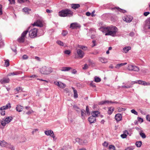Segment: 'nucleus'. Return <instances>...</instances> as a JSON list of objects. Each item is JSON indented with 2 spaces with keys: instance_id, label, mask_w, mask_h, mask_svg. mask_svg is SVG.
I'll use <instances>...</instances> for the list:
<instances>
[{
  "instance_id": "obj_1",
  "label": "nucleus",
  "mask_w": 150,
  "mask_h": 150,
  "mask_svg": "<svg viewBox=\"0 0 150 150\" xmlns=\"http://www.w3.org/2000/svg\"><path fill=\"white\" fill-rule=\"evenodd\" d=\"M59 15L61 17H71L73 16V12L69 9H63L59 11Z\"/></svg>"
},
{
  "instance_id": "obj_2",
  "label": "nucleus",
  "mask_w": 150,
  "mask_h": 150,
  "mask_svg": "<svg viewBox=\"0 0 150 150\" xmlns=\"http://www.w3.org/2000/svg\"><path fill=\"white\" fill-rule=\"evenodd\" d=\"M53 71L52 68L50 67L44 66L40 69L41 73L44 75H48L52 73Z\"/></svg>"
},
{
  "instance_id": "obj_3",
  "label": "nucleus",
  "mask_w": 150,
  "mask_h": 150,
  "mask_svg": "<svg viewBox=\"0 0 150 150\" xmlns=\"http://www.w3.org/2000/svg\"><path fill=\"white\" fill-rule=\"evenodd\" d=\"M117 31V28L115 26L110 27L108 32L105 33V35L115 36Z\"/></svg>"
},
{
  "instance_id": "obj_4",
  "label": "nucleus",
  "mask_w": 150,
  "mask_h": 150,
  "mask_svg": "<svg viewBox=\"0 0 150 150\" xmlns=\"http://www.w3.org/2000/svg\"><path fill=\"white\" fill-rule=\"evenodd\" d=\"M28 31V29L23 32L21 35V36L18 39L17 41L19 43H23L25 41V38Z\"/></svg>"
},
{
  "instance_id": "obj_5",
  "label": "nucleus",
  "mask_w": 150,
  "mask_h": 150,
  "mask_svg": "<svg viewBox=\"0 0 150 150\" xmlns=\"http://www.w3.org/2000/svg\"><path fill=\"white\" fill-rule=\"evenodd\" d=\"M38 30L36 28L31 29L29 32V35L31 38H34L37 36Z\"/></svg>"
},
{
  "instance_id": "obj_6",
  "label": "nucleus",
  "mask_w": 150,
  "mask_h": 150,
  "mask_svg": "<svg viewBox=\"0 0 150 150\" xmlns=\"http://www.w3.org/2000/svg\"><path fill=\"white\" fill-rule=\"evenodd\" d=\"M11 108V105L10 103L7 104L6 105L3 106L0 108V113L2 115L5 114V110L10 108Z\"/></svg>"
},
{
  "instance_id": "obj_7",
  "label": "nucleus",
  "mask_w": 150,
  "mask_h": 150,
  "mask_svg": "<svg viewBox=\"0 0 150 150\" xmlns=\"http://www.w3.org/2000/svg\"><path fill=\"white\" fill-rule=\"evenodd\" d=\"M13 119L12 117H8L5 118L4 120L3 119L1 121V125L3 126H5L6 124L9 123Z\"/></svg>"
},
{
  "instance_id": "obj_8",
  "label": "nucleus",
  "mask_w": 150,
  "mask_h": 150,
  "mask_svg": "<svg viewBox=\"0 0 150 150\" xmlns=\"http://www.w3.org/2000/svg\"><path fill=\"white\" fill-rule=\"evenodd\" d=\"M127 69L129 71H133L137 72H138L139 70V68L138 67L132 65H129Z\"/></svg>"
},
{
  "instance_id": "obj_9",
  "label": "nucleus",
  "mask_w": 150,
  "mask_h": 150,
  "mask_svg": "<svg viewBox=\"0 0 150 150\" xmlns=\"http://www.w3.org/2000/svg\"><path fill=\"white\" fill-rule=\"evenodd\" d=\"M45 134L47 135H50L53 138V139H56V138H55V135H54L53 132L52 131L49 130L48 131H45Z\"/></svg>"
},
{
  "instance_id": "obj_10",
  "label": "nucleus",
  "mask_w": 150,
  "mask_h": 150,
  "mask_svg": "<svg viewBox=\"0 0 150 150\" xmlns=\"http://www.w3.org/2000/svg\"><path fill=\"white\" fill-rule=\"evenodd\" d=\"M76 52L79 57L82 59L83 57L84 53L81 50L79 49L77 50Z\"/></svg>"
},
{
  "instance_id": "obj_11",
  "label": "nucleus",
  "mask_w": 150,
  "mask_h": 150,
  "mask_svg": "<svg viewBox=\"0 0 150 150\" xmlns=\"http://www.w3.org/2000/svg\"><path fill=\"white\" fill-rule=\"evenodd\" d=\"M32 25L34 26H37L39 27H42L43 26V24L42 21L39 20H37L36 22H35Z\"/></svg>"
},
{
  "instance_id": "obj_12",
  "label": "nucleus",
  "mask_w": 150,
  "mask_h": 150,
  "mask_svg": "<svg viewBox=\"0 0 150 150\" xmlns=\"http://www.w3.org/2000/svg\"><path fill=\"white\" fill-rule=\"evenodd\" d=\"M10 79L8 78H4L1 79L0 82L1 84H3L5 83H8Z\"/></svg>"
},
{
  "instance_id": "obj_13",
  "label": "nucleus",
  "mask_w": 150,
  "mask_h": 150,
  "mask_svg": "<svg viewBox=\"0 0 150 150\" xmlns=\"http://www.w3.org/2000/svg\"><path fill=\"white\" fill-rule=\"evenodd\" d=\"M132 17L131 16H126L123 20L126 22L129 23L132 21Z\"/></svg>"
},
{
  "instance_id": "obj_14",
  "label": "nucleus",
  "mask_w": 150,
  "mask_h": 150,
  "mask_svg": "<svg viewBox=\"0 0 150 150\" xmlns=\"http://www.w3.org/2000/svg\"><path fill=\"white\" fill-rule=\"evenodd\" d=\"M96 120V118L93 116H91L89 117L88 118V121L90 124L95 122Z\"/></svg>"
},
{
  "instance_id": "obj_15",
  "label": "nucleus",
  "mask_w": 150,
  "mask_h": 150,
  "mask_svg": "<svg viewBox=\"0 0 150 150\" xmlns=\"http://www.w3.org/2000/svg\"><path fill=\"white\" fill-rule=\"evenodd\" d=\"M109 27H102L100 28V30L103 33H106L108 32Z\"/></svg>"
},
{
  "instance_id": "obj_16",
  "label": "nucleus",
  "mask_w": 150,
  "mask_h": 150,
  "mask_svg": "<svg viewBox=\"0 0 150 150\" xmlns=\"http://www.w3.org/2000/svg\"><path fill=\"white\" fill-rule=\"evenodd\" d=\"M115 118L117 121H119L122 119V115L120 114H117L115 115Z\"/></svg>"
},
{
  "instance_id": "obj_17",
  "label": "nucleus",
  "mask_w": 150,
  "mask_h": 150,
  "mask_svg": "<svg viewBox=\"0 0 150 150\" xmlns=\"http://www.w3.org/2000/svg\"><path fill=\"white\" fill-rule=\"evenodd\" d=\"M79 27L78 24L77 23H73L71 24L70 28L72 29L77 28Z\"/></svg>"
},
{
  "instance_id": "obj_18",
  "label": "nucleus",
  "mask_w": 150,
  "mask_h": 150,
  "mask_svg": "<svg viewBox=\"0 0 150 150\" xmlns=\"http://www.w3.org/2000/svg\"><path fill=\"white\" fill-rule=\"evenodd\" d=\"M91 114L92 115L91 116H93V117H95L96 118V117L98 116V115H99L100 114V113L98 111H94L91 112Z\"/></svg>"
},
{
  "instance_id": "obj_19",
  "label": "nucleus",
  "mask_w": 150,
  "mask_h": 150,
  "mask_svg": "<svg viewBox=\"0 0 150 150\" xmlns=\"http://www.w3.org/2000/svg\"><path fill=\"white\" fill-rule=\"evenodd\" d=\"M80 7V5L79 4H71V8L75 10L79 8Z\"/></svg>"
},
{
  "instance_id": "obj_20",
  "label": "nucleus",
  "mask_w": 150,
  "mask_h": 150,
  "mask_svg": "<svg viewBox=\"0 0 150 150\" xmlns=\"http://www.w3.org/2000/svg\"><path fill=\"white\" fill-rule=\"evenodd\" d=\"M72 68L70 67H62L61 69V70L62 71H69Z\"/></svg>"
},
{
  "instance_id": "obj_21",
  "label": "nucleus",
  "mask_w": 150,
  "mask_h": 150,
  "mask_svg": "<svg viewBox=\"0 0 150 150\" xmlns=\"http://www.w3.org/2000/svg\"><path fill=\"white\" fill-rule=\"evenodd\" d=\"M8 143L4 140L3 141L0 140V146H1L6 147Z\"/></svg>"
},
{
  "instance_id": "obj_22",
  "label": "nucleus",
  "mask_w": 150,
  "mask_h": 150,
  "mask_svg": "<svg viewBox=\"0 0 150 150\" xmlns=\"http://www.w3.org/2000/svg\"><path fill=\"white\" fill-rule=\"evenodd\" d=\"M23 109V107L21 105H17L16 107L17 111L18 112H21L22 111Z\"/></svg>"
},
{
  "instance_id": "obj_23",
  "label": "nucleus",
  "mask_w": 150,
  "mask_h": 150,
  "mask_svg": "<svg viewBox=\"0 0 150 150\" xmlns=\"http://www.w3.org/2000/svg\"><path fill=\"white\" fill-rule=\"evenodd\" d=\"M113 9H116L117 11H120L121 12L125 13L126 12V11L125 10H123L119 8V7H115L112 8Z\"/></svg>"
},
{
  "instance_id": "obj_24",
  "label": "nucleus",
  "mask_w": 150,
  "mask_h": 150,
  "mask_svg": "<svg viewBox=\"0 0 150 150\" xmlns=\"http://www.w3.org/2000/svg\"><path fill=\"white\" fill-rule=\"evenodd\" d=\"M131 49V47L130 46H129L128 47H125L123 49V51L125 53H127L128 51L130 50Z\"/></svg>"
},
{
  "instance_id": "obj_25",
  "label": "nucleus",
  "mask_w": 150,
  "mask_h": 150,
  "mask_svg": "<svg viewBox=\"0 0 150 150\" xmlns=\"http://www.w3.org/2000/svg\"><path fill=\"white\" fill-rule=\"evenodd\" d=\"M146 27L148 29H150V18L146 21Z\"/></svg>"
},
{
  "instance_id": "obj_26",
  "label": "nucleus",
  "mask_w": 150,
  "mask_h": 150,
  "mask_svg": "<svg viewBox=\"0 0 150 150\" xmlns=\"http://www.w3.org/2000/svg\"><path fill=\"white\" fill-rule=\"evenodd\" d=\"M114 108L113 107H110L108 108V112L109 114L110 115L112 114L114 110Z\"/></svg>"
},
{
  "instance_id": "obj_27",
  "label": "nucleus",
  "mask_w": 150,
  "mask_h": 150,
  "mask_svg": "<svg viewBox=\"0 0 150 150\" xmlns=\"http://www.w3.org/2000/svg\"><path fill=\"white\" fill-rule=\"evenodd\" d=\"M72 89L73 90L74 92V97L75 98H76L78 97V95L77 93V91L76 90L74 89V88L72 87Z\"/></svg>"
},
{
  "instance_id": "obj_28",
  "label": "nucleus",
  "mask_w": 150,
  "mask_h": 150,
  "mask_svg": "<svg viewBox=\"0 0 150 150\" xmlns=\"http://www.w3.org/2000/svg\"><path fill=\"white\" fill-rule=\"evenodd\" d=\"M6 147L11 149V150H14L15 148L12 145H11L10 144L8 143Z\"/></svg>"
},
{
  "instance_id": "obj_29",
  "label": "nucleus",
  "mask_w": 150,
  "mask_h": 150,
  "mask_svg": "<svg viewBox=\"0 0 150 150\" xmlns=\"http://www.w3.org/2000/svg\"><path fill=\"white\" fill-rule=\"evenodd\" d=\"M99 59L100 61L103 63H105L107 62V60L106 59L102 57L99 58Z\"/></svg>"
},
{
  "instance_id": "obj_30",
  "label": "nucleus",
  "mask_w": 150,
  "mask_h": 150,
  "mask_svg": "<svg viewBox=\"0 0 150 150\" xmlns=\"http://www.w3.org/2000/svg\"><path fill=\"white\" fill-rule=\"evenodd\" d=\"M111 101H102L100 103H99V104L100 105H103L106 103L109 104V103H111Z\"/></svg>"
},
{
  "instance_id": "obj_31",
  "label": "nucleus",
  "mask_w": 150,
  "mask_h": 150,
  "mask_svg": "<svg viewBox=\"0 0 150 150\" xmlns=\"http://www.w3.org/2000/svg\"><path fill=\"white\" fill-rule=\"evenodd\" d=\"M76 142H79L80 144H83V140H82L81 139L79 138H77L76 139Z\"/></svg>"
},
{
  "instance_id": "obj_32",
  "label": "nucleus",
  "mask_w": 150,
  "mask_h": 150,
  "mask_svg": "<svg viewBox=\"0 0 150 150\" xmlns=\"http://www.w3.org/2000/svg\"><path fill=\"white\" fill-rule=\"evenodd\" d=\"M66 85L62 82L59 81V87L60 88H63L66 87Z\"/></svg>"
},
{
  "instance_id": "obj_33",
  "label": "nucleus",
  "mask_w": 150,
  "mask_h": 150,
  "mask_svg": "<svg viewBox=\"0 0 150 150\" xmlns=\"http://www.w3.org/2000/svg\"><path fill=\"white\" fill-rule=\"evenodd\" d=\"M142 144V142L141 141H138L136 142V145L137 147H140Z\"/></svg>"
},
{
  "instance_id": "obj_34",
  "label": "nucleus",
  "mask_w": 150,
  "mask_h": 150,
  "mask_svg": "<svg viewBox=\"0 0 150 150\" xmlns=\"http://www.w3.org/2000/svg\"><path fill=\"white\" fill-rule=\"evenodd\" d=\"M101 80V79L99 77H95L94 78V81L96 82H100Z\"/></svg>"
},
{
  "instance_id": "obj_35",
  "label": "nucleus",
  "mask_w": 150,
  "mask_h": 150,
  "mask_svg": "<svg viewBox=\"0 0 150 150\" xmlns=\"http://www.w3.org/2000/svg\"><path fill=\"white\" fill-rule=\"evenodd\" d=\"M78 47L79 48L85 50H86L87 49L86 47L84 46L78 45Z\"/></svg>"
},
{
  "instance_id": "obj_36",
  "label": "nucleus",
  "mask_w": 150,
  "mask_h": 150,
  "mask_svg": "<svg viewBox=\"0 0 150 150\" xmlns=\"http://www.w3.org/2000/svg\"><path fill=\"white\" fill-rule=\"evenodd\" d=\"M19 74V73L18 72H13V73H10L8 74V76H11V75H17Z\"/></svg>"
},
{
  "instance_id": "obj_37",
  "label": "nucleus",
  "mask_w": 150,
  "mask_h": 150,
  "mask_svg": "<svg viewBox=\"0 0 150 150\" xmlns=\"http://www.w3.org/2000/svg\"><path fill=\"white\" fill-rule=\"evenodd\" d=\"M139 134L140 136L143 139L145 138L146 137V135L143 132H141Z\"/></svg>"
},
{
  "instance_id": "obj_38",
  "label": "nucleus",
  "mask_w": 150,
  "mask_h": 150,
  "mask_svg": "<svg viewBox=\"0 0 150 150\" xmlns=\"http://www.w3.org/2000/svg\"><path fill=\"white\" fill-rule=\"evenodd\" d=\"M108 149L110 150H115V146L112 145H110L109 146Z\"/></svg>"
},
{
  "instance_id": "obj_39",
  "label": "nucleus",
  "mask_w": 150,
  "mask_h": 150,
  "mask_svg": "<svg viewBox=\"0 0 150 150\" xmlns=\"http://www.w3.org/2000/svg\"><path fill=\"white\" fill-rule=\"evenodd\" d=\"M57 43L60 46H63L64 45V43L60 40L57 41Z\"/></svg>"
},
{
  "instance_id": "obj_40",
  "label": "nucleus",
  "mask_w": 150,
  "mask_h": 150,
  "mask_svg": "<svg viewBox=\"0 0 150 150\" xmlns=\"http://www.w3.org/2000/svg\"><path fill=\"white\" fill-rule=\"evenodd\" d=\"M5 64L6 66V67H8L9 65V61L8 59L5 60Z\"/></svg>"
},
{
  "instance_id": "obj_41",
  "label": "nucleus",
  "mask_w": 150,
  "mask_h": 150,
  "mask_svg": "<svg viewBox=\"0 0 150 150\" xmlns=\"http://www.w3.org/2000/svg\"><path fill=\"white\" fill-rule=\"evenodd\" d=\"M134 149V147L132 146H131L127 147L125 150H133Z\"/></svg>"
},
{
  "instance_id": "obj_42",
  "label": "nucleus",
  "mask_w": 150,
  "mask_h": 150,
  "mask_svg": "<svg viewBox=\"0 0 150 150\" xmlns=\"http://www.w3.org/2000/svg\"><path fill=\"white\" fill-rule=\"evenodd\" d=\"M33 112V110L31 109H30L29 110V111L28 112H26V114L29 115L30 114H32Z\"/></svg>"
},
{
  "instance_id": "obj_43",
  "label": "nucleus",
  "mask_w": 150,
  "mask_h": 150,
  "mask_svg": "<svg viewBox=\"0 0 150 150\" xmlns=\"http://www.w3.org/2000/svg\"><path fill=\"white\" fill-rule=\"evenodd\" d=\"M142 85L144 86H149L150 85V83L143 81Z\"/></svg>"
},
{
  "instance_id": "obj_44",
  "label": "nucleus",
  "mask_w": 150,
  "mask_h": 150,
  "mask_svg": "<svg viewBox=\"0 0 150 150\" xmlns=\"http://www.w3.org/2000/svg\"><path fill=\"white\" fill-rule=\"evenodd\" d=\"M131 112L132 113L134 114H135V115H137V114H138L137 112L135 110H134V109L132 110H131Z\"/></svg>"
},
{
  "instance_id": "obj_45",
  "label": "nucleus",
  "mask_w": 150,
  "mask_h": 150,
  "mask_svg": "<svg viewBox=\"0 0 150 150\" xmlns=\"http://www.w3.org/2000/svg\"><path fill=\"white\" fill-rule=\"evenodd\" d=\"M67 32L66 31L63 30L62 33V35L63 36H65L67 34Z\"/></svg>"
},
{
  "instance_id": "obj_46",
  "label": "nucleus",
  "mask_w": 150,
  "mask_h": 150,
  "mask_svg": "<svg viewBox=\"0 0 150 150\" xmlns=\"http://www.w3.org/2000/svg\"><path fill=\"white\" fill-rule=\"evenodd\" d=\"M2 6L0 4V15H2Z\"/></svg>"
},
{
  "instance_id": "obj_47",
  "label": "nucleus",
  "mask_w": 150,
  "mask_h": 150,
  "mask_svg": "<svg viewBox=\"0 0 150 150\" xmlns=\"http://www.w3.org/2000/svg\"><path fill=\"white\" fill-rule=\"evenodd\" d=\"M71 53V51L69 50H66L64 51V53L67 54H69Z\"/></svg>"
},
{
  "instance_id": "obj_48",
  "label": "nucleus",
  "mask_w": 150,
  "mask_h": 150,
  "mask_svg": "<svg viewBox=\"0 0 150 150\" xmlns=\"http://www.w3.org/2000/svg\"><path fill=\"white\" fill-rule=\"evenodd\" d=\"M143 81L141 80H139L137 81V83H138L139 84L142 85L143 83Z\"/></svg>"
},
{
  "instance_id": "obj_49",
  "label": "nucleus",
  "mask_w": 150,
  "mask_h": 150,
  "mask_svg": "<svg viewBox=\"0 0 150 150\" xmlns=\"http://www.w3.org/2000/svg\"><path fill=\"white\" fill-rule=\"evenodd\" d=\"M127 135L126 134H124L121 135V137L123 138H125L127 137Z\"/></svg>"
},
{
  "instance_id": "obj_50",
  "label": "nucleus",
  "mask_w": 150,
  "mask_h": 150,
  "mask_svg": "<svg viewBox=\"0 0 150 150\" xmlns=\"http://www.w3.org/2000/svg\"><path fill=\"white\" fill-rule=\"evenodd\" d=\"M27 77L31 78H34L38 77V76L35 75H33L30 76H27Z\"/></svg>"
},
{
  "instance_id": "obj_51",
  "label": "nucleus",
  "mask_w": 150,
  "mask_h": 150,
  "mask_svg": "<svg viewBox=\"0 0 150 150\" xmlns=\"http://www.w3.org/2000/svg\"><path fill=\"white\" fill-rule=\"evenodd\" d=\"M103 145L104 146L107 147L108 145V143L107 142H105L103 144Z\"/></svg>"
},
{
  "instance_id": "obj_52",
  "label": "nucleus",
  "mask_w": 150,
  "mask_h": 150,
  "mask_svg": "<svg viewBox=\"0 0 150 150\" xmlns=\"http://www.w3.org/2000/svg\"><path fill=\"white\" fill-rule=\"evenodd\" d=\"M22 57L23 59H27L28 58V57L27 55L24 54L23 56Z\"/></svg>"
},
{
  "instance_id": "obj_53",
  "label": "nucleus",
  "mask_w": 150,
  "mask_h": 150,
  "mask_svg": "<svg viewBox=\"0 0 150 150\" xmlns=\"http://www.w3.org/2000/svg\"><path fill=\"white\" fill-rule=\"evenodd\" d=\"M146 118L147 120L150 122V115H147L146 116Z\"/></svg>"
},
{
  "instance_id": "obj_54",
  "label": "nucleus",
  "mask_w": 150,
  "mask_h": 150,
  "mask_svg": "<svg viewBox=\"0 0 150 150\" xmlns=\"http://www.w3.org/2000/svg\"><path fill=\"white\" fill-rule=\"evenodd\" d=\"M88 66L87 64H85L84 65V67H83V69H87L88 68Z\"/></svg>"
},
{
  "instance_id": "obj_55",
  "label": "nucleus",
  "mask_w": 150,
  "mask_h": 150,
  "mask_svg": "<svg viewBox=\"0 0 150 150\" xmlns=\"http://www.w3.org/2000/svg\"><path fill=\"white\" fill-rule=\"evenodd\" d=\"M9 2L11 4H14L15 3V0H8Z\"/></svg>"
},
{
  "instance_id": "obj_56",
  "label": "nucleus",
  "mask_w": 150,
  "mask_h": 150,
  "mask_svg": "<svg viewBox=\"0 0 150 150\" xmlns=\"http://www.w3.org/2000/svg\"><path fill=\"white\" fill-rule=\"evenodd\" d=\"M86 111L87 113V114H89V109L88 107V106H86Z\"/></svg>"
},
{
  "instance_id": "obj_57",
  "label": "nucleus",
  "mask_w": 150,
  "mask_h": 150,
  "mask_svg": "<svg viewBox=\"0 0 150 150\" xmlns=\"http://www.w3.org/2000/svg\"><path fill=\"white\" fill-rule=\"evenodd\" d=\"M19 1L20 3H22L23 2H24L27 1H28L29 2V1L28 0H18Z\"/></svg>"
},
{
  "instance_id": "obj_58",
  "label": "nucleus",
  "mask_w": 150,
  "mask_h": 150,
  "mask_svg": "<svg viewBox=\"0 0 150 150\" xmlns=\"http://www.w3.org/2000/svg\"><path fill=\"white\" fill-rule=\"evenodd\" d=\"M132 87V86H122V87L124 88H130Z\"/></svg>"
},
{
  "instance_id": "obj_59",
  "label": "nucleus",
  "mask_w": 150,
  "mask_h": 150,
  "mask_svg": "<svg viewBox=\"0 0 150 150\" xmlns=\"http://www.w3.org/2000/svg\"><path fill=\"white\" fill-rule=\"evenodd\" d=\"M23 10L24 12H27L28 11V9L27 8H23Z\"/></svg>"
},
{
  "instance_id": "obj_60",
  "label": "nucleus",
  "mask_w": 150,
  "mask_h": 150,
  "mask_svg": "<svg viewBox=\"0 0 150 150\" xmlns=\"http://www.w3.org/2000/svg\"><path fill=\"white\" fill-rule=\"evenodd\" d=\"M124 110V109L122 108H118V112H121L123 111Z\"/></svg>"
},
{
  "instance_id": "obj_61",
  "label": "nucleus",
  "mask_w": 150,
  "mask_h": 150,
  "mask_svg": "<svg viewBox=\"0 0 150 150\" xmlns=\"http://www.w3.org/2000/svg\"><path fill=\"white\" fill-rule=\"evenodd\" d=\"M54 83L55 85L57 86H59V81H55L54 82Z\"/></svg>"
},
{
  "instance_id": "obj_62",
  "label": "nucleus",
  "mask_w": 150,
  "mask_h": 150,
  "mask_svg": "<svg viewBox=\"0 0 150 150\" xmlns=\"http://www.w3.org/2000/svg\"><path fill=\"white\" fill-rule=\"evenodd\" d=\"M149 12H145L144 13V15L145 16H147L149 14Z\"/></svg>"
},
{
  "instance_id": "obj_63",
  "label": "nucleus",
  "mask_w": 150,
  "mask_h": 150,
  "mask_svg": "<svg viewBox=\"0 0 150 150\" xmlns=\"http://www.w3.org/2000/svg\"><path fill=\"white\" fill-rule=\"evenodd\" d=\"M92 42L93 43V45H92V47H93L95 46L96 45V41L95 40H93L92 41Z\"/></svg>"
},
{
  "instance_id": "obj_64",
  "label": "nucleus",
  "mask_w": 150,
  "mask_h": 150,
  "mask_svg": "<svg viewBox=\"0 0 150 150\" xmlns=\"http://www.w3.org/2000/svg\"><path fill=\"white\" fill-rule=\"evenodd\" d=\"M121 66H120V65L119 64H117L115 67V68H117V69H119L120 67Z\"/></svg>"
}]
</instances>
